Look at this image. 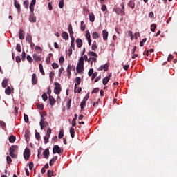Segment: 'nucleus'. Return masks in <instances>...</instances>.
Segmentation results:
<instances>
[{
  "label": "nucleus",
  "mask_w": 177,
  "mask_h": 177,
  "mask_svg": "<svg viewBox=\"0 0 177 177\" xmlns=\"http://www.w3.org/2000/svg\"><path fill=\"white\" fill-rule=\"evenodd\" d=\"M54 85L55 86L54 93H55V95H60V92H62V86L57 82H55Z\"/></svg>",
  "instance_id": "nucleus-1"
},
{
  "label": "nucleus",
  "mask_w": 177,
  "mask_h": 177,
  "mask_svg": "<svg viewBox=\"0 0 177 177\" xmlns=\"http://www.w3.org/2000/svg\"><path fill=\"white\" fill-rule=\"evenodd\" d=\"M53 154H56V153H57V154H61L62 149L60 148V147H59V145H55L53 148Z\"/></svg>",
  "instance_id": "nucleus-2"
},
{
  "label": "nucleus",
  "mask_w": 177,
  "mask_h": 177,
  "mask_svg": "<svg viewBox=\"0 0 177 177\" xmlns=\"http://www.w3.org/2000/svg\"><path fill=\"white\" fill-rule=\"evenodd\" d=\"M30 149L26 148L24 151V158L25 160H30Z\"/></svg>",
  "instance_id": "nucleus-3"
},
{
  "label": "nucleus",
  "mask_w": 177,
  "mask_h": 177,
  "mask_svg": "<svg viewBox=\"0 0 177 177\" xmlns=\"http://www.w3.org/2000/svg\"><path fill=\"white\" fill-rule=\"evenodd\" d=\"M40 128L41 129H44V128H45L46 127V125L48 124V122H45V118L44 117V115H41V119L40 120Z\"/></svg>",
  "instance_id": "nucleus-4"
},
{
  "label": "nucleus",
  "mask_w": 177,
  "mask_h": 177,
  "mask_svg": "<svg viewBox=\"0 0 177 177\" xmlns=\"http://www.w3.org/2000/svg\"><path fill=\"white\" fill-rule=\"evenodd\" d=\"M98 71H102L104 70V71H109V64H105L104 65H101L98 68Z\"/></svg>",
  "instance_id": "nucleus-5"
},
{
  "label": "nucleus",
  "mask_w": 177,
  "mask_h": 177,
  "mask_svg": "<svg viewBox=\"0 0 177 177\" xmlns=\"http://www.w3.org/2000/svg\"><path fill=\"white\" fill-rule=\"evenodd\" d=\"M71 70H73V71L75 70V66L68 65L66 69L68 77H70L71 75Z\"/></svg>",
  "instance_id": "nucleus-6"
},
{
  "label": "nucleus",
  "mask_w": 177,
  "mask_h": 177,
  "mask_svg": "<svg viewBox=\"0 0 177 177\" xmlns=\"http://www.w3.org/2000/svg\"><path fill=\"white\" fill-rule=\"evenodd\" d=\"M32 85H37L38 84V78L37 77V74L33 73L32 75Z\"/></svg>",
  "instance_id": "nucleus-7"
},
{
  "label": "nucleus",
  "mask_w": 177,
  "mask_h": 177,
  "mask_svg": "<svg viewBox=\"0 0 177 177\" xmlns=\"http://www.w3.org/2000/svg\"><path fill=\"white\" fill-rule=\"evenodd\" d=\"M48 100H49V104L51 106H55V104L56 103V100H55L53 96L52 95L48 96Z\"/></svg>",
  "instance_id": "nucleus-8"
},
{
  "label": "nucleus",
  "mask_w": 177,
  "mask_h": 177,
  "mask_svg": "<svg viewBox=\"0 0 177 177\" xmlns=\"http://www.w3.org/2000/svg\"><path fill=\"white\" fill-rule=\"evenodd\" d=\"M29 21H30V23H37V17L34 16V14L29 15Z\"/></svg>",
  "instance_id": "nucleus-9"
},
{
  "label": "nucleus",
  "mask_w": 177,
  "mask_h": 177,
  "mask_svg": "<svg viewBox=\"0 0 177 177\" xmlns=\"http://www.w3.org/2000/svg\"><path fill=\"white\" fill-rule=\"evenodd\" d=\"M76 71L78 73V74H80L82 71H84V65H80L77 64Z\"/></svg>",
  "instance_id": "nucleus-10"
},
{
  "label": "nucleus",
  "mask_w": 177,
  "mask_h": 177,
  "mask_svg": "<svg viewBox=\"0 0 177 177\" xmlns=\"http://www.w3.org/2000/svg\"><path fill=\"white\" fill-rule=\"evenodd\" d=\"M14 5L17 8L18 13H20V10H21V9L20 8V4L17 2V0H14Z\"/></svg>",
  "instance_id": "nucleus-11"
},
{
  "label": "nucleus",
  "mask_w": 177,
  "mask_h": 177,
  "mask_svg": "<svg viewBox=\"0 0 177 177\" xmlns=\"http://www.w3.org/2000/svg\"><path fill=\"white\" fill-rule=\"evenodd\" d=\"M43 156H44V158H46V160H48V158H49V149L47 148L44 151Z\"/></svg>",
  "instance_id": "nucleus-12"
},
{
  "label": "nucleus",
  "mask_w": 177,
  "mask_h": 177,
  "mask_svg": "<svg viewBox=\"0 0 177 177\" xmlns=\"http://www.w3.org/2000/svg\"><path fill=\"white\" fill-rule=\"evenodd\" d=\"M103 39L104 41H107V38L109 37V32L106 30H104L102 31Z\"/></svg>",
  "instance_id": "nucleus-13"
},
{
  "label": "nucleus",
  "mask_w": 177,
  "mask_h": 177,
  "mask_svg": "<svg viewBox=\"0 0 177 177\" xmlns=\"http://www.w3.org/2000/svg\"><path fill=\"white\" fill-rule=\"evenodd\" d=\"M24 137H25L26 141L29 142V140H30V131L26 130L25 131Z\"/></svg>",
  "instance_id": "nucleus-14"
},
{
  "label": "nucleus",
  "mask_w": 177,
  "mask_h": 177,
  "mask_svg": "<svg viewBox=\"0 0 177 177\" xmlns=\"http://www.w3.org/2000/svg\"><path fill=\"white\" fill-rule=\"evenodd\" d=\"M9 82V79H3L1 85L3 88H6L8 86V83Z\"/></svg>",
  "instance_id": "nucleus-15"
},
{
  "label": "nucleus",
  "mask_w": 177,
  "mask_h": 177,
  "mask_svg": "<svg viewBox=\"0 0 177 177\" xmlns=\"http://www.w3.org/2000/svg\"><path fill=\"white\" fill-rule=\"evenodd\" d=\"M17 148H18L17 145H12L9 149V152L10 153H15V151H16V150H17Z\"/></svg>",
  "instance_id": "nucleus-16"
},
{
  "label": "nucleus",
  "mask_w": 177,
  "mask_h": 177,
  "mask_svg": "<svg viewBox=\"0 0 177 177\" xmlns=\"http://www.w3.org/2000/svg\"><path fill=\"white\" fill-rule=\"evenodd\" d=\"M82 91V88L81 87H77V86H75L74 93H81Z\"/></svg>",
  "instance_id": "nucleus-17"
},
{
  "label": "nucleus",
  "mask_w": 177,
  "mask_h": 177,
  "mask_svg": "<svg viewBox=\"0 0 177 177\" xmlns=\"http://www.w3.org/2000/svg\"><path fill=\"white\" fill-rule=\"evenodd\" d=\"M57 161V156H54V158H53L50 160V167H52V165H53V164H55V162Z\"/></svg>",
  "instance_id": "nucleus-18"
},
{
  "label": "nucleus",
  "mask_w": 177,
  "mask_h": 177,
  "mask_svg": "<svg viewBox=\"0 0 177 177\" xmlns=\"http://www.w3.org/2000/svg\"><path fill=\"white\" fill-rule=\"evenodd\" d=\"M128 6H129V8H131L132 9H135V1L133 0H131L128 3Z\"/></svg>",
  "instance_id": "nucleus-19"
},
{
  "label": "nucleus",
  "mask_w": 177,
  "mask_h": 177,
  "mask_svg": "<svg viewBox=\"0 0 177 177\" xmlns=\"http://www.w3.org/2000/svg\"><path fill=\"white\" fill-rule=\"evenodd\" d=\"M19 39H24V30L19 29Z\"/></svg>",
  "instance_id": "nucleus-20"
},
{
  "label": "nucleus",
  "mask_w": 177,
  "mask_h": 177,
  "mask_svg": "<svg viewBox=\"0 0 177 177\" xmlns=\"http://www.w3.org/2000/svg\"><path fill=\"white\" fill-rule=\"evenodd\" d=\"M76 44H77V48H81V46H82V39H77Z\"/></svg>",
  "instance_id": "nucleus-21"
},
{
  "label": "nucleus",
  "mask_w": 177,
  "mask_h": 177,
  "mask_svg": "<svg viewBox=\"0 0 177 177\" xmlns=\"http://www.w3.org/2000/svg\"><path fill=\"white\" fill-rule=\"evenodd\" d=\"M62 37L65 39V41H67V39H68V33L66 32H63L62 34Z\"/></svg>",
  "instance_id": "nucleus-22"
},
{
  "label": "nucleus",
  "mask_w": 177,
  "mask_h": 177,
  "mask_svg": "<svg viewBox=\"0 0 177 177\" xmlns=\"http://www.w3.org/2000/svg\"><path fill=\"white\" fill-rule=\"evenodd\" d=\"M88 18L91 23H93V21H95V15H93V13L88 14Z\"/></svg>",
  "instance_id": "nucleus-23"
},
{
  "label": "nucleus",
  "mask_w": 177,
  "mask_h": 177,
  "mask_svg": "<svg viewBox=\"0 0 177 177\" xmlns=\"http://www.w3.org/2000/svg\"><path fill=\"white\" fill-rule=\"evenodd\" d=\"M15 141H16V136L12 135L9 137L10 143H15Z\"/></svg>",
  "instance_id": "nucleus-24"
},
{
  "label": "nucleus",
  "mask_w": 177,
  "mask_h": 177,
  "mask_svg": "<svg viewBox=\"0 0 177 177\" xmlns=\"http://www.w3.org/2000/svg\"><path fill=\"white\" fill-rule=\"evenodd\" d=\"M33 59L35 62H41V57H39L35 53L33 54Z\"/></svg>",
  "instance_id": "nucleus-25"
},
{
  "label": "nucleus",
  "mask_w": 177,
  "mask_h": 177,
  "mask_svg": "<svg viewBox=\"0 0 177 177\" xmlns=\"http://www.w3.org/2000/svg\"><path fill=\"white\" fill-rule=\"evenodd\" d=\"M75 86H78V85H80V84H81V77H76L75 80Z\"/></svg>",
  "instance_id": "nucleus-26"
},
{
  "label": "nucleus",
  "mask_w": 177,
  "mask_h": 177,
  "mask_svg": "<svg viewBox=\"0 0 177 177\" xmlns=\"http://www.w3.org/2000/svg\"><path fill=\"white\" fill-rule=\"evenodd\" d=\"M26 41H27V42H28V44L30 42H32V37L29 34H27L26 37Z\"/></svg>",
  "instance_id": "nucleus-27"
},
{
  "label": "nucleus",
  "mask_w": 177,
  "mask_h": 177,
  "mask_svg": "<svg viewBox=\"0 0 177 177\" xmlns=\"http://www.w3.org/2000/svg\"><path fill=\"white\" fill-rule=\"evenodd\" d=\"M39 71L41 74H42L43 75H45V71H44V66H42V64H39Z\"/></svg>",
  "instance_id": "nucleus-28"
},
{
  "label": "nucleus",
  "mask_w": 177,
  "mask_h": 177,
  "mask_svg": "<svg viewBox=\"0 0 177 177\" xmlns=\"http://www.w3.org/2000/svg\"><path fill=\"white\" fill-rule=\"evenodd\" d=\"M70 133H71V138L73 139V138H74V136H75V133L74 127H71V128L70 129Z\"/></svg>",
  "instance_id": "nucleus-29"
},
{
  "label": "nucleus",
  "mask_w": 177,
  "mask_h": 177,
  "mask_svg": "<svg viewBox=\"0 0 177 177\" xmlns=\"http://www.w3.org/2000/svg\"><path fill=\"white\" fill-rule=\"evenodd\" d=\"M88 56H93V57H97V54L93 51H89L88 53Z\"/></svg>",
  "instance_id": "nucleus-30"
},
{
  "label": "nucleus",
  "mask_w": 177,
  "mask_h": 177,
  "mask_svg": "<svg viewBox=\"0 0 177 177\" xmlns=\"http://www.w3.org/2000/svg\"><path fill=\"white\" fill-rule=\"evenodd\" d=\"M6 95H10L12 93V90L10 89V86H8L5 91Z\"/></svg>",
  "instance_id": "nucleus-31"
},
{
  "label": "nucleus",
  "mask_w": 177,
  "mask_h": 177,
  "mask_svg": "<svg viewBox=\"0 0 177 177\" xmlns=\"http://www.w3.org/2000/svg\"><path fill=\"white\" fill-rule=\"evenodd\" d=\"M109 81H110V80L109 79V77H105L102 80V84L103 85H107V84H109Z\"/></svg>",
  "instance_id": "nucleus-32"
},
{
  "label": "nucleus",
  "mask_w": 177,
  "mask_h": 177,
  "mask_svg": "<svg viewBox=\"0 0 177 177\" xmlns=\"http://www.w3.org/2000/svg\"><path fill=\"white\" fill-rule=\"evenodd\" d=\"M115 12L117 15H120V13H124V10H121L120 8H115Z\"/></svg>",
  "instance_id": "nucleus-33"
},
{
  "label": "nucleus",
  "mask_w": 177,
  "mask_h": 177,
  "mask_svg": "<svg viewBox=\"0 0 177 177\" xmlns=\"http://www.w3.org/2000/svg\"><path fill=\"white\" fill-rule=\"evenodd\" d=\"M52 133V129H50V128H48V129H47V133H46V136L47 137V138H50V134Z\"/></svg>",
  "instance_id": "nucleus-34"
},
{
  "label": "nucleus",
  "mask_w": 177,
  "mask_h": 177,
  "mask_svg": "<svg viewBox=\"0 0 177 177\" xmlns=\"http://www.w3.org/2000/svg\"><path fill=\"white\" fill-rule=\"evenodd\" d=\"M86 105V102L82 101L80 104L81 111H84V108L85 107Z\"/></svg>",
  "instance_id": "nucleus-35"
},
{
  "label": "nucleus",
  "mask_w": 177,
  "mask_h": 177,
  "mask_svg": "<svg viewBox=\"0 0 177 177\" xmlns=\"http://www.w3.org/2000/svg\"><path fill=\"white\" fill-rule=\"evenodd\" d=\"M77 64H80V65H81V66H84V57H81L80 58Z\"/></svg>",
  "instance_id": "nucleus-36"
},
{
  "label": "nucleus",
  "mask_w": 177,
  "mask_h": 177,
  "mask_svg": "<svg viewBox=\"0 0 177 177\" xmlns=\"http://www.w3.org/2000/svg\"><path fill=\"white\" fill-rule=\"evenodd\" d=\"M71 107V99H69L68 101L66 103L67 110H70Z\"/></svg>",
  "instance_id": "nucleus-37"
},
{
  "label": "nucleus",
  "mask_w": 177,
  "mask_h": 177,
  "mask_svg": "<svg viewBox=\"0 0 177 177\" xmlns=\"http://www.w3.org/2000/svg\"><path fill=\"white\" fill-rule=\"evenodd\" d=\"M64 136V132L63 131V130H60L59 135H58L59 139L63 138Z\"/></svg>",
  "instance_id": "nucleus-38"
},
{
  "label": "nucleus",
  "mask_w": 177,
  "mask_h": 177,
  "mask_svg": "<svg viewBox=\"0 0 177 177\" xmlns=\"http://www.w3.org/2000/svg\"><path fill=\"white\" fill-rule=\"evenodd\" d=\"M10 156L12 157V158H17V153L16 152H10Z\"/></svg>",
  "instance_id": "nucleus-39"
},
{
  "label": "nucleus",
  "mask_w": 177,
  "mask_h": 177,
  "mask_svg": "<svg viewBox=\"0 0 177 177\" xmlns=\"http://www.w3.org/2000/svg\"><path fill=\"white\" fill-rule=\"evenodd\" d=\"M16 50L17 52H21V45L20 44H17L16 46Z\"/></svg>",
  "instance_id": "nucleus-40"
},
{
  "label": "nucleus",
  "mask_w": 177,
  "mask_h": 177,
  "mask_svg": "<svg viewBox=\"0 0 177 177\" xmlns=\"http://www.w3.org/2000/svg\"><path fill=\"white\" fill-rule=\"evenodd\" d=\"M156 26L155 24H152L151 25V31H152V32H156Z\"/></svg>",
  "instance_id": "nucleus-41"
},
{
  "label": "nucleus",
  "mask_w": 177,
  "mask_h": 177,
  "mask_svg": "<svg viewBox=\"0 0 177 177\" xmlns=\"http://www.w3.org/2000/svg\"><path fill=\"white\" fill-rule=\"evenodd\" d=\"M63 6H64V0H61L59 3V8L63 9Z\"/></svg>",
  "instance_id": "nucleus-42"
},
{
  "label": "nucleus",
  "mask_w": 177,
  "mask_h": 177,
  "mask_svg": "<svg viewBox=\"0 0 177 177\" xmlns=\"http://www.w3.org/2000/svg\"><path fill=\"white\" fill-rule=\"evenodd\" d=\"M92 37L93 39H96V38H99V34L97 32H93Z\"/></svg>",
  "instance_id": "nucleus-43"
},
{
  "label": "nucleus",
  "mask_w": 177,
  "mask_h": 177,
  "mask_svg": "<svg viewBox=\"0 0 177 177\" xmlns=\"http://www.w3.org/2000/svg\"><path fill=\"white\" fill-rule=\"evenodd\" d=\"M41 97L44 102H46V100H48V95H46V93H43Z\"/></svg>",
  "instance_id": "nucleus-44"
},
{
  "label": "nucleus",
  "mask_w": 177,
  "mask_h": 177,
  "mask_svg": "<svg viewBox=\"0 0 177 177\" xmlns=\"http://www.w3.org/2000/svg\"><path fill=\"white\" fill-rule=\"evenodd\" d=\"M0 126L1 127L2 129H5V128H6V123H5L3 121H1L0 122Z\"/></svg>",
  "instance_id": "nucleus-45"
},
{
  "label": "nucleus",
  "mask_w": 177,
  "mask_h": 177,
  "mask_svg": "<svg viewBox=\"0 0 177 177\" xmlns=\"http://www.w3.org/2000/svg\"><path fill=\"white\" fill-rule=\"evenodd\" d=\"M52 67L54 70H56V68H59V64H57L56 62L53 63Z\"/></svg>",
  "instance_id": "nucleus-46"
},
{
  "label": "nucleus",
  "mask_w": 177,
  "mask_h": 177,
  "mask_svg": "<svg viewBox=\"0 0 177 177\" xmlns=\"http://www.w3.org/2000/svg\"><path fill=\"white\" fill-rule=\"evenodd\" d=\"M37 106L39 110H44V104H37Z\"/></svg>",
  "instance_id": "nucleus-47"
},
{
  "label": "nucleus",
  "mask_w": 177,
  "mask_h": 177,
  "mask_svg": "<svg viewBox=\"0 0 177 177\" xmlns=\"http://www.w3.org/2000/svg\"><path fill=\"white\" fill-rule=\"evenodd\" d=\"M81 30L82 31H85V27H86V26L85 25H84V21H82L81 22Z\"/></svg>",
  "instance_id": "nucleus-48"
},
{
  "label": "nucleus",
  "mask_w": 177,
  "mask_h": 177,
  "mask_svg": "<svg viewBox=\"0 0 177 177\" xmlns=\"http://www.w3.org/2000/svg\"><path fill=\"white\" fill-rule=\"evenodd\" d=\"M35 49V50H39V53H42V48L40 46H36Z\"/></svg>",
  "instance_id": "nucleus-49"
},
{
  "label": "nucleus",
  "mask_w": 177,
  "mask_h": 177,
  "mask_svg": "<svg viewBox=\"0 0 177 177\" xmlns=\"http://www.w3.org/2000/svg\"><path fill=\"white\" fill-rule=\"evenodd\" d=\"M6 160L8 164H12V158H10V156H7Z\"/></svg>",
  "instance_id": "nucleus-50"
},
{
  "label": "nucleus",
  "mask_w": 177,
  "mask_h": 177,
  "mask_svg": "<svg viewBox=\"0 0 177 177\" xmlns=\"http://www.w3.org/2000/svg\"><path fill=\"white\" fill-rule=\"evenodd\" d=\"M24 120L25 122H28V121H29L28 115H27V114H26V113L24 114Z\"/></svg>",
  "instance_id": "nucleus-51"
},
{
  "label": "nucleus",
  "mask_w": 177,
  "mask_h": 177,
  "mask_svg": "<svg viewBox=\"0 0 177 177\" xmlns=\"http://www.w3.org/2000/svg\"><path fill=\"white\" fill-rule=\"evenodd\" d=\"M28 5H30V3H28V1H24V6H25L26 9H28Z\"/></svg>",
  "instance_id": "nucleus-52"
},
{
  "label": "nucleus",
  "mask_w": 177,
  "mask_h": 177,
  "mask_svg": "<svg viewBox=\"0 0 177 177\" xmlns=\"http://www.w3.org/2000/svg\"><path fill=\"white\" fill-rule=\"evenodd\" d=\"M21 60H22V62H24L26 60V52L25 51L22 52Z\"/></svg>",
  "instance_id": "nucleus-53"
},
{
  "label": "nucleus",
  "mask_w": 177,
  "mask_h": 177,
  "mask_svg": "<svg viewBox=\"0 0 177 177\" xmlns=\"http://www.w3.org/2000/svg\"><path fill=\"white\" fill-rule=\"evenodd\" d=\"M93 68H91L89 71H88V77H92L93 74Z\"/></svg>",
  "instance_id": "nucleus-54"
},
{
  "label": "nucleus",
  "mask_w": 177,
  "mask_h": 177,
  "mask_svg": "<svg viewBox=\"0 0 177 177\" xmlns=\"http://www.w3.org/2000/svg\"><path fill=\"white\" fill-rule=\"evenodd\" d=\"M26 59L28 60V62H29V63H32V57H31V56L27 55Z\"/></svg>",
  "instance_id": "nucleus-55"
},
{
  "label": "nucleus",
  "mask_w": 177,
  "mask_h": 177,
  "mask_svg": "<svg viewBox=\"0 0 177 177\" xmlns=\"http://www.w3.org/2000/svg\"><path fill=\"white\" fill-rule=\"evenodd\" d=\"M35 138L37 140H39V139H41V134H39L38 132H36L35 133Z\"/></svg>",
  "instance_id": "nucleus-56"
},
{
  "label": "nucleus",
  "mask_w": 177,
  "mask_h": 177,
  "mask_svg": "<svg viewBox=\"0 0 177 177\" xmlns=\"http://www.w3.org/2000/svg\"><path fill=\"white\" fill-rule=\"evenodd\" d=\"M92 50H96L97 49V46L94 43L91 46Z\"/></svg>",
  "instance_id": "nucleus-57"
},
{
  "label": "nucleus",
  "mask_w": 177,
  "mask_h": 177,
  "mask_svg": "<svg viewBox=\"0 0 177 177\" xmlns=\"http://www.w3.org/2000/svg\"><path fill=\"white\" fill-rule=\"evenodd\" d=\"M96 77H97V73L95 72L91 77V81H93L96 78Z\"/></svg>",
  "instance_id": "nucleus-58"
},
{
  "label": "nucleus",
  "mask_w": 177,
  "mask_h": 177,
  "mask_svg": "<svg viewBox=\"0 0 177 177\" xmlns=\"http://www.w3.org/2000/svg\"><path fill=\"white\" fill-rule=\"evenodd\" d=\"M32 168H34V162H31L29 163V169L30 171H32Z\"/></svg>",
  "instance_id": "nucleus-59"
},
{
  "label": "nucleus",
  "mask_w": 177,
  "mask_h": 177,
  "mask_svg": "<svg viewBox=\"0 0 177 177\" xmlns=\"http://www.w3.org/2000/svg\"><path fill=\"white\" fill-rule=\"evenodd\" d=\"M15 61L17 63H20V62H21V58L20 57V56H17L15 57Z\"/></svg>",
  "instance_id": "nucleus-60"
},
{
  "label": "nucleus",
  "mask_w": 177,
  "mask_h": 177,
  "mask_svg": "<svg viewBox=\"0 0 177 177\" xmlns=\"http://www.w3.org/2000/svg\"><path fill=\"white\" fill-rule=\"evenodd\" d=\"M59 64H62L64 63V57L63 56H62L59 58Z\"/></svg>",
  "instance_id": "nucleus-61"
},
{
  "label": "nucleus",
  "mask_w": 177,
  "mask_h": 177,
  "mask_svg": "<svg viewBox=\"0 0 177 177\" xmlns=\"http://www.w3.org/2000/svg\"><path fill=\"white\" fill-rule=\"evenodd\" d=\"M86 37L87 39H91V32H89V31L86 32Z\"/></svg>",
  "instance_id": "nucleus-62"
},
{
  "label": "nucleus",
  "mask_w": 177,
  "mask_h": 177,
  "mask_svg": "<svg viewBox=\"0 0 177 177\" xmlns=\"http://www.w3.org/2000/svg\"><path fill=\"white\" fill-rule=\"evenodd\" d=\"M47 174H48V177H52V175H53V171H50V170H48L47 171Z\"/></svg>",
  "instance_id": "nucleus-63"
},
{
  "label": "nucleus",
  "mask_w": 177,
  "mask_h": 177,
  "mask_svg": "<svg viewBox=\"0 0 177 177\" xmlns=\"http://www.w3.org/2000/svg\"><path fill=\"white\" fill-rule=\"evenodd\" d=\"M97 92H99V88H95L92 91L91 93H97Z\"/></svg>",
  "instance_id": "nucleus-64"
}]
</instances>
